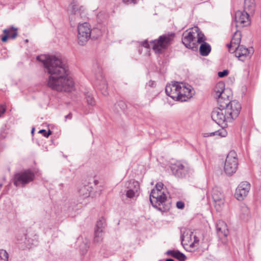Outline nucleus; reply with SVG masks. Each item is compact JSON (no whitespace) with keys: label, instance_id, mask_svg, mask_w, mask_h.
Masks as SVG:
<instances>
[{"label":"nucleus","instance_id":"2f4dec72","mask_svg":"<svg viewBox=\"0 0 261 261\" xmlns=\"http://www.w3.org/2000/svg\"><path fill=\"white\" fill-rule=\"evenodd\" d=\"M102 232L103 230H99V229L95 230L94 241L95 242H99L102 239Z\"/></svg>","mask_w":261,"mask_h":261},{"label":"nucleus","instance_id":"ea45409f","mask_svg":"<svg viewBox=\"0 0 261 261\" xmlns=\"http://www.w3.org/2000/svg\"><path fill=\"white\" fill-rule=\"evenodd\" d=\"M176 206L179 209H182L185 206V204L183 202L179 201L176 202Z\"/></svg>","mask_w":261,"mask_h":261},{"label":"nucleus","instance_id":"ddd939ff","mask_svg":"<svg viewBox=\"0 0 261 261\" xmlns=\"http://www.w3.org/2000/svg\"><path fill=\"white\" fill-rule=\"evenodd\" d=\"M97 69L94 71L95 79L96 81V85L98 89L102 91L101 93L106 95L108 94L107 89L108 85L107 81L102 75V69L99 65L96 64Z\"/></svg>","mask_w":261,"mask_h":261},{"label":"nucleus","instance_id":"dca6fc26","mask_svg":"<svg viewBox=\"0 0 261 261\" xmlns=\"http://www.w3.org/2000/svg\"><path fill=\"white\" fill-rule=\"evenodd\" d=\"M250 184L247 181L241 182L237 188L234 193L236 199L242 201L247 196L250 190Z\"/></svg>","mask_w":261,"mask_h":261},{"label":"nucleus","instance_id":"09e8293b","mask_svg":"<svg viewBox=\"0 0 261 261\" xmlns=\"http://www.w3.org/2000/svg\"><path fill=\"white\" fill-rule=\"evenodd\" d=\"M78 240H79V241H80V239L78 238Z\"/></svg>","mask_w":261,"mask_h":261},{"label":"nucleus","instance_id":"c756f323","mask_svg":"<svg viewBox=\"0 0 261 261\" xmlns=\"http://www.w3.org/2000/svg\"><path fill=\"white\" fill-rule=\"evenodd\" d=\"M220 125L222 127V128L217 131H216L215 132L211 133L210 134L211 136L217 135V136H219L224 137L227 135V133L226 130L223 128V127L227 126V123L226 124V125L225 126H222V125Z\"/></svg>","mask_w":261,"mask_h":261},{"label":"nucleus","instance_id":"72a5a7b5","mask_svg":"<svg viewBox=\"0 0 261 261\" xmlns=\"http://www.w3.org/2000/svg\"><path fill=\"white\" fill-rule=\"evenodd\" d=\"M85 98L88 105L92 106L95 105V100L91 94L89 93L86 94Z\"/></svg>","mask_w":261,"mask_h":261},{"label":"nucleus","instance_id":"8fccbe9b","mask_svg":"<svg viewBox=\"0 0 261 261\" xmlns=\"http://www.w3.org/2000/svg\"><path fill=\"white\" fill-rule=\"evenodd\" d=\"M2 186V184H0V187H1Z\"/></svg>","mask_w":261,"mask_h":261},{"label":"nucleus","instance_id":"bb28decb","mask_svg":"<svg viewBox=\"0 0 261 261\" xmlns=\"http://www.w3.org/2000/svg\"><path fill=\"white\" fill-rule=\"evenodd\" d=\"M250 217V211L248 207L245 205H243L241 207V213L240 214V218L244 221L248 220Z\"/></svg>","mask_w":261,"mask_h":261},{"label":"nucleus","instance_id":"a878e982","mask_svg":"<svg viewBox=\"0 0 261 261\" xmlns=\"http://www.w3.org/2000/svg\"><path fill=\"white\" fill-rule=\"evenodd\" d=\"M211 50V45L206 42H203L200 46L199 51L203 56H207Z\"/></svg>","mask_w":261,"mask_h":261},{"label":"nucleus","instance_id":"f3484780","mask_svg":"<svg viewBox=\"0 0 261 261\" xmlns=\"http://www.w3.org/2000/svg\"><path fill=\"white\" fill-rule=\"evenodd\" d=\"M215 207L217 211H221L224 204V198L223 193L217 188H213L212 193Z\"/></svg>","mask_w":261,"mask_h":261},{"label":"nucleus","instance_id":"473e14b6","mask_svg":"<svg viewBox=\"0 0 261 261\" xmlns=\"http://www.w3.org/2000/svg\"><path fill=\"white\" fill-rule=\"evenodd\" d=\"M9 254L6 250L0 249V261H8Z\"/></svg>","mask_w":261,"mask_h":261},{"label":"nucleus","instance_id":"a19ab883","mask_svg":"<svg viewBox=\"0 0 261 261\" xmlns=\"http://www.w3.org/2000/svg\"><path fill=\"white\" fill-rule=\"evenodd\" d=\"M138 1L139 0H122L123 2L126 4H135L138 3Z\"/></svg>","mask_w":261,"mask_h":261},{"label":"nucleus","instance_id":"39448f33","mask_svg":"<svg viewBox=\"0 0 261 261\" xmlns=\"http://www.w3.org/2000/svg\"><path fill=\"white\" fill-rule=\"evenodd\" d=\"M167 200V196L164 191L152 190L150 194V201L152 206L160 211L166 212L169 207L164 206V203Z\"/></svg>","mask_w":261,"mask_h":261},{"label":"nucleus","instance_id":"c85d7f7f","mask_svg":"<svg viewBox=\"0 0 261 261\" xmlns=\"http://www.w3.org/2000/svg\"><path fill=\"white\" fill-rule=\"evenodd\" d=\"M89 241L85 238L83 240V243L80 245V249L83 254H85L89 247Z\"/></svg>","mask_w":261,"mask_h":261},{"label":"nucleus","instance_id":"a211bd4d","mask_svg":"<svg viewBox=\"0 0 261 261\" xmlns=\"http://www.w3.org/2000/svg\"><path fill=\"white\" fill-rule=\"evenodd\" d=\"M179 85V82H172L171 84H168L165 88L166 94L176 100H178L179 98V95H178Z\"/></svg>","mask_w":261,"mask_h":261},{"label":"nucleus","instance_id":"2eb2a0df","mask_svg":"<svg viewBox=\"0 0 261 261\" xmlns=\"http://www.w3.org/2000/svg\"><path fill=\"white\" fill-rule=\"evenodd\" d=\"M195 34L191 30H187L183 33L182 38V42L185 46L193 50L197 49L196 43L195 42Z\"/></svg>","mask_w":261,"mask_h":261},{"label":"nucleus","instance_id":"cd10ccee","mask_svg":"<svg viewBox=\"0 0 261 261\" xmlns=\"http://www.w3.org/2000/svg\"><path fill=\"white\" fill-rule=\"evenodd\" d=\"M88 186H84L79 190V194L82 198L85 199L90 196L91 190Z\"/></svg>","mask_w":261,"mask_h":261},{"label":"nucleus","instance_id":"e433bc0d","mask_svg":"<svg viewBox=\"0 0 261 261\" xmlns=\"http://www.w3.org/2000/svg\"><path fill=\"white\" fill-rule=\"evenodd\" d=\"M39 133L42 134L43 136L46 138H47L51 134V132L50 130H49L48 132H46L44 129L40 130Z\"/></svg>","mask_w":261,"mask_h":261},{"label":"nucleus","instance_id":"a18cd8bd","mask_svg":"<svg viewBox=\"0 0 261 261\" xmlns=\"http://www.w3.org/2000/svg\"><path fill=\"white\" fill-rule=\"evenodd\" d=\"M166 261H174V260L172 258H168L166 260Z\"/></svg>","mask_w":261,"mask_h":261},{"label":"nucleus","instance_id":"c03bdc74","mask_svg":"<svg viewBox=\"0 0 261 261\" xmlns=\"http://www.w3.org/2000/svg\"><path fill=\"white\" fill-rule=\"evenodd\" d=\"M5 137H6V134L4 133H2L0 136V140L4 139Z\"/></svg>","mask_w":261,"mask_h":261},{"label":"nucleus","instance_id":"f704fd0d","mask_svg":"<svg viewBox=\"0 0 261 261\" xmlns=\"http://www.w3.org/2000/svg\"><path fill=\"white\" fill-rule=\"evenodd\" d=\"M192 242L190 243V247L193 248L196 246V245L198 244L199 239L195 235H193V236Z\"/></svg>","mask_w":261,"mask_h":261},{"label":"nucleus","instance_id":"423d86ee","mask_svg":"<svg viewBox=\"0 0 261 261\" xmlns=\"http://www.w3.org/2000/svg\"><path fill=\"white\" fill-rule=\"evenodd\" d=\"M238 159L234 151H230L227 154L224 166V170L228 175L234 173L238 168Z\"/></svg>","mask_w":261,"mask_h":261},{"label":"nucleus","instance_id":"9d476101","mask_svg":"<svg viewBox=\"0 0 261 261\" xmlns=\"http://www.w3.org/2000/svg\"><path fill=\"white\" fill-rule=\"evenodd\" d=\"M250 13L245 11L239 10L235 14V22L237 28H243L250 25Z\"/></svg>","mask_w":261,"mask_h":261},{"label":"nucleus","instance_id":"c9c22d12","mask_svg":"<svg viewBox=\"0 0 261 261\" xmlns=\"http://www.w3.org/2000/svg\"><path fill=\"white\" fill-rule=\"evenodd\" d=\"M203 42H205L204 40V35L201 33H198L197 42L199 43H203Z\"/></svg>","mask_w":261,"mask_h":261},{"label":"nucleus","instance_id":"393cba45","mask_svg":"<svg viewBox=\"0 0 261 261\" xmlns=\"http://www.w3.org/2000/svg\"><path fill=\"white\" fill-rule=\"evenodd\" d=\"M166 254L177 258L179 261H185L186 259V255L178 250H168Z\"/></svg>","mask_w":261,"mask_h":261},{"label":"nucleus","instance_id":"6e6552de","mask_svg":"<svg viewBox=\"0 0 261 261\" xmlns=\"http://www.w3.org/2000/svg\"><path fill=\"white\" fill-rule=\"evenodd\" d=\"M170 168L173 174L177 177H185L192 172V169L188 164L179 161L171 164Z\"/></svg>","mask_w":261,"mask_h":261},{"label":"nucleus","instance_id":"9b49d317","mask_svg":"<svg viewBox=\"0 0 261 261\" xmlns=\"http://www.w3.org/2000/svg\"><path fill=\"white\" fill-rule=\"evenodd\" d=\"M126 196L129 198L137 197L139 195L140 185L139 182L135 180H130L125 185Z\"/></svg>","mask_w":261,"mask_h":261},{"label":"nucleus","instance_id":"5701e85b","mask_svg":"<svg viewBox=\"0 0 261 261\" xmlns=\"http://www.w3.org/2000/svg\"><path fill=\"white\" fill-rule=\"evenodd\" d=\"M227 92V90L225 89V84L224 83L221 82L218 83L214 89V96L215 97L223 95V94L226 93Z\"/></svg>","mask_w":261,"mask_h":261},{"label":"nucleus","instance_id":"0eeeda50","mask_svg":"<svg viewBox=\"0 0 261 261\" xmlns=\"http://www.w3.org/2000/svg\"><path fill=\"white\" fill-rule=\"evenodd\" d=\"M34 177L35 175L33 172L30 170H27L15 174L13 177V182L17 187H23L33 181Z\"/></svg>","mask_w":261,"mask_h":261},{"label":"nucleus","instance_id":"7ed1b4c3","mask_svg":"<svg viewBox=\"0 0 261 261\" xmlns=\"http://www.w3.org/2000/svg\"><path fill=\"white\" fill-rule=\"evenodd\" d=\"M174 36L175 34L173 33L165 34L160 36L158 39L150 42V44L145 40L141 42V45L146 48H149L151 45L156 53H161L171 44Z\"/></svg>","mask_w":261,"mask_h":261},{"label":"nucleus","instance_id":"f257e3e1","mask_svg":"<svg viewBox=\"0 0 261 261\" xmlns=\"http://www.w3.org/2000/svg\"><path fill=\"white\" fill-rule=\"evenodd\" d=\"M37 60L43 64L45 72L50 74L47 85L57 91L71 92L74 83L69 75L68 66L60 58L55 56L40 55Z\"/></svg>","mask_w":261,"mask_h":261},{"label":"nucleus","instance_id":"20e7f679","mask_svg":"<svg viewBox=\"0 0 261 261\" xmlns=\"http://www.w3.org/2000/svg\"><path fill=\"white\" fill-rule=\"evenodd\" d=\"M69 20L71 27H73L76 23L81 24L80 20L85 16V8L79 6L76 0H72L69 5Z\"/></svg>","mask_w":261,"mask_h":261},{"label":"nucleus","instance_id":"49530a36","mask_svg":"<svg viewBox=\"0 0 261 261\" xmlns=\"http://www.w3.org/2000/svg\"><path fill=\"white\" fill-rule=\"evenodd\" d=\"M34 130H35V128H32V130H31V133H32V134H33V133H34Z\"/></svg>","mask_w":261,"mask_h":261},{"label":"nucleus","instance_id":"4be33fe9","mask_svg":"<svg viewBox=\"0 0 261 261\" xmlns=\"http://www.w3.org/2000/svg\"><path fill=\"white\" fill-rule=\"evenodd\" d=\"M193 232L190 229H186L182 232L180 237L181 244L189 245L190 247V243L192 242Z\"/></svg>","mask_w":261,"mask_h":261},{"label":"nucleus","instance_id":"1a4fd4ad","mask_svg":"<svg viewBox=\"0 0 261 261\" xmlns=\"http://www.w3.org/2000/svg\"><path fill=\"white\" fill-rule=\"evenodd\" d=\"M92 30L87 22L79 24L77 27V42L80 45H84L90 38Z\"/></svg>","mask_w":261,"mask_h":261},{"label":"nucleus","instance_id":"79ce46f5","mask_svg":"<svg viewBox=\"0 0 261 261\" xmlns=\"http://www.w3.org/2000/svg\"><path fill=\"white\" fill-rule=\"evenodd\" d=\"M5 108L3 106H0V117L5 113Z\"/></svg>","mask_w":261,"mask_h":261},{"label":"nucleus","instance_id":"58836bf2","mask_svg":"<svg viewBox=\"0 0 261 261\" xmlns=\"http://www.w3.org/2000/svg\"><path fill=\"white\" fill-rule=\"evenodd\" d=\"M163 186L164 185L162 182H158L156 184L155 188L154 189L159 191H162Z\"/></svg>","mask_w":261,"mask_h":261},{"label":"nucleus","instance_id":"6ab92c4d","mask_svg":"<svg viewBox=\"0 0 261 261\" xmlns=\"http://www.w3.org/2000/svg\"><path fill=\"white\" fill-rule=\"evenodd\" d=\"M241 40V34L240 31H236L234 33L230 43L227 44V47L229 48V52L233 50L238 46H241L240 45Z\"/></svg>","mask_w":261,"mask_h":261},{"label":"nucleus","instance_id":"7c9ffc66","mask_svg":"<svg viewBox=\"0 0 261 261\" xmlns=\"http://www.w3.org/2000/svg\"><path fill=\"white\" fill-rule=\"evenodd\" d=\"M105 226V219L103 217L100 218L97 221L95 229L103 230Z\"/></svg>","mask_w":261,"mask_h":261},{"label":"nucleus","instance_id":"37998d69","mask_svg":"<svg viewBox=\"0 0 261 261\" xmlns=\"http://www.w3.org/2000/svg\"><path fill=\"white\" fill-rule=\"evenodd\" d=\"M72 118V115L70 113H69V114L67 115L66 116H65V119H71Z\"/></svg>","mask_w":261,"mask_h":261},{"label":"nucleus","instance_id":"b1692460","mask_svg":"<svg viewBox=\"0 0 261 261\" xmlns=\"http://www.w3.org/2000/svg\"><path fill=\"white\" fill-rule=\"evenodd\" d=\"M255 7L254 0H244V11L252 14L255 11Z\"/></svg>","mask_w":261,"mask_h":261},{"label":"nucleus","instance_id":"f8f14e48","mask_svg":"<svg viewBox=\"0 0 261 261\" xmlns=\"http://www.w3.org/2000/svg\"><path fill=\"white\" fill-rule=\"evenodd\" d=\"M193 90L192 87L189 84L179 83L178 95V101H186L189 99L193 94Z\"/></svg>","mask_w":261,"mask_h":261},{"label":"nucleus","instance_id":"412c9836","mask_svg":"<svg viewBox=\"0 0 261 261\" xmlns=\"http://www.w3.org/2000/svg\"><path fill=\"white\" fill-rule=\"evenodd\" d=\"M17 29L11 27L8 29H5L3 31L4 35L2 37L1 40L3 42L7 41L8 38L14 39L17 36Z\"/></svg>","mask_w":261,"mask_h":261},{"label":"nucleus","instance_id":"4468645a","mask_svg":"<svg viewBox=\"0 0 261 261\" xmlns=\"http://www.w3.org/2000/svg\"><path fill=\"white\" fill-rule=\"evenodd\" d=\"M234 53L235 56L241 61H244L247 59H249L254 53L253 47L246 48L243 45L238 46L231 53Z\"/></svg>","mask_w":261,"mask_h":261},{"label":"nucleus","instance_id":"de8ad7c7","mask_svg":"<svg viewBox=\"0 0 261 261\" xmlns=\"http://www.w3.org/2000/svg\"><path fill=\"white\" fill-rule=\"evenodd\" d=\"M198 28H197V27H196V28H195V31H196L198 30Z\"/></svg>","mask_w":261,"mask_h":261},{"label":"nucleus","instance_id":"f03ea898","mask_svg":"<svg viewBox=\"0 0 261 261\" xmlns=\"http://www.w3.org/2000/svg\"><path fill=\"white\" fill-rule=\"evenodd\" d=\"M216 97L218 107L212 112V119L218 125L225 126L239 116L241 109V104L237 100H230L226 93Z\"/></svg>","mask_w":261,"mask_h":261},{"label":"nucleus","instance_id":"4c0bfd02","mask_svg":"<svg viewBox=\"0 0 261 261\" xmlns=\"http://www.w3.org/2000/svg\"><path fill=\"white\" fill-rule=\"evenodd\" d=\"M229 72L228 70H224L222 71H220L218 73V75L220 77H223L228 75Z\"/></svg>","mask_w":261,"mask_h":261},{"label":"nucleus","instance_id":"aec40b11","mask_svg":"<svg viewBox=\"0 0 261 261\" xmlns=\"http://www.w3.org/2000/svg\"><path fill=\"white\" fill-rule=\"evenodd\" d=\"M216 230L219 237H227L228 234V229L227 224L223 221L219 220L217 222Z\"/></svg>","mask_w":261,"mask_h":261}]
</instances>
